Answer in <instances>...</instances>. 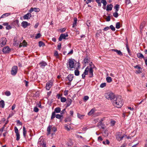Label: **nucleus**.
I'll return each mask as SVG.
<instances>
[{
	"instance_id": "obj_27",
	"label": "nucleus",
	"mask_w": 147,
	"mask_h": 147,
	"mask_svg": "<svg viewBox=\"0 0 147 147\" xmlns=\"http://www.w3.org/2000/svg\"><path fill=\"white\" fill-rule=\"evenodd\" d=\"M27 131L25 127L24 126L23 127V135L24 137L26 136V134Z\"/></svg>"
},
{
	"instance_id": "obj_3",
	"label": "nucleus",
	"mask_w": 147,
	"mask_h": 147,
	"mask_svg": "<svg viewBox=\"0 0 147 147\" xmlns=\"http://www.w3.org/2000/svg\"><path fill=\"white\" fill-rule=\"evenodd\" d=\"M105 98L108 100H114L115 98V95L112 93H107L105 94Z\"/></svg>"
},
{
	"instance_id": "obj_47",
	"label": "nucleus",
	"mask_w": 147,
	"mask_h": 147,
	"mask_svg": "<svg viewBox=\"0 0 147 147\" xmlns=\"http://www.w3.org/2000/svg\"><path fill=\"white\" fill-rule=\"evenodd\" d=\"M101 3H103V5L104 6H105L107 4L106 0H102Z\"/></svg>"
},
{
	"instance_id": "obj_23",
	"label": "nucleus",
	"mask_w": 147,
	"mask_h": 147,
	"mask_svg": "<svg viewBox=\"0 0 147 147\" xmlns=\"http://www.w3.org/2000/svg\"><path fill=\"white\" fill-rule=\"evenodd\" d=\"M72 102V100L70 99H68L67 100L66 102L67 107L69 106L71 104Z\"/></svg>"
},
{
	"instance_id": "obj_16",
	"label": "nucleus",
	"mask_w": 147,
	"mask_h": 147,
	"mask_svg": "<svg viewBox=\"0 0 147 147\" xmlns=\"http://www.w3.org/2000/svg\"><path fill=\"white\" fill-rule=\"evenodd\" d=\"M39 65H40V67L42 68H44L45 66L47 65V63L44 61L40 62Z\"/></svg>"
},
{
	"instance_id": "obj_11",
	"label": "nucleus",
	"mask_w": 147,
	"mask_h": 147,
	"mask_svg": "<svg viewBox=\"0 0 147 147\" xmlns=\"http://www.w3.org/2000/svg\"><path fill=\"white\" fill-rule=\"evenodd\" d=\"M53 84V82L51 81L48 82L46 84V88L47 90H49Z\"/></svg>"
},
{
	"instance_id": "obj_56",
	"label": "nucleus",
	"mask_w": 147,
	"mask_h": 147,
	"mask_svg": "<svg viewBox=\"0 0 147 147\" xmlns=\"http://www.w3.org/2000/svg\"><path fill=\"white\" fill-rule=\"evenodd\" d=\"M115 121L113 120L111 121V125H114L115 123Z\"/></svg>"
},
{
	"instance_id": "obj_21",
	"label": "nucleus",
	"mask_w": 147,
	"mask_h": 147,
	"mask_svg": "<svg viewBox=\"0 0 147 147\" xmlns=\"http://www.w3.org/2000/svg\"><path fill=\"white\" fill-rule=\"evenodd\" d=\"M113 7V5L112 4L108 5L107 6L106 10L107 11L111 10Z\"/></svg>"
},
{
	"instance_id": "obj_28",
	"label": "nucleus",
	"mask_w": 147,
	"mask_h": 147,
	"mask_svg": "<svg viewBox=\"0 0 147 147\" xmlns=\"http://www.w3.org/2000/svg\"><path fill=\"white\" fill-rule=\"evenodd\" d=\"M137 57L140 58H144V57L143 55L141 53H138L137 54Z\"/></svg>"
},
{
	"instance_id": "obj_4",
	"label": "nucleus",
	"mask_w": 147,
	"mask_h": 147,
	"mask_svg": "<svg viewBox=\"0 0 147 147\" xmlns=\"http://www.w3.org/2000/svg\"><path fill=\"white\" fill-rule=\"evenodd\" d=\"M126 135H122L121 133L118 132L116 135V138L118 141H121Z\"/></svg>"
},
{
	"instance_id": "obj_51",
	"label": "nucleus",
	"mask_w": 147,
	"mask_h": 147,
	"mask_svg": "<svg viewBox=\"0 0 147 147\" xmlns=\"http://www.w3.org/2000/svg\"><path fill=\"white\" fill-rule=\"evenodd\" d=\"M41 36V35L40 33H38L35 36V38L37 39L40 38Z\"/></svg>"
},
{
	"instance_id": "obj_22",
	"label": "nucleus",
	"mask_w": 147,
	"mask_h": 147,
	"mask_svg": "<svg viewBox=\"0 0 147 147\" xmlns=\"http://www.w3.org/2000/svg\"><path fill=\"white\" fill-rule=\"evenodd\" d=\"M77 19L76 18H74V22L73 24L72 27L73 28L75 27L76 26V23L77 21Z\"/></svg>"
},
{
	"instance_id": "obj_25",
	"label": "nucleus",
	"mask_w": 147,
	"mask_h": 147,
	"mask_svg": "<svg viewBox=\"0 0 147 147\" xmlns=\"http://www.w3.org/2000/svg\"><path fill=\"white\" fill-rule=\"evenodd\" d=\"M5 106V103L4 101L3 100H1L0 101V107H1L2 108L4 107Z\"/></svg>"
},
{
	"instance_id": "obj_5",
	"label": "nucleus",
	"mask_w": 147,
	"mask_h": 147,
	"mask_svg": "<svg viewBox=\"0 0 147 147\" xmlns=\"http://www.w3.org/2000/svg\"><path fill=\"white\" fill-rule=\"evenodd\" d=\"M56 130V128L55 127H52V126L51 125H49L47 127V130L48 132L47 135H49L51 134V131L55 132Z\"/></svg>"
},
{
	"instance_id": "obj_1",
	"label": "nucleus",
	"mask_w": 147,
	"mask_h": 147,
	"mask_svg": "<svg viewBox=\"0 0 147 147\" xmlns=\"http://www.w3.org/2000/svg\"><path fill=\"white\" fill-rule=\"evenodd\" d=\"M113 105L116 107L119 108L121 107L123 105V100L121 96H119L115 97L112 101Z\"/></svg>"
},
{
	"instance_id": "obj_49",
	"label": "nucleus",
	"mask_w": 147,
	"mask_h": 147,
	"mask_svg": "<svg viewBox=\"0 0 147 147\" xmlns=\"http://www.w3.org/2000/svg\"><path fill=\"white\" fill-rule=\"evenodd\" d=\"M90 22V20H88L87 21L86 25L88 26H91Z\"/></svg>"
},
{
	"instance_id": "obj_54",
	"label": "nucleus",
	"mask_w": 147,
	"mask_h": 147,
	"mask_svg": "<svg viewBox=\"0 0 147 147\" xmlns=\"http://www.w3.org/2000/svg\"><path fill=\"white\" fill-rule=\"evenodd\" d=\"M62 94H58L57 95V97L58 99H59L60 98H61V96H62Z\"/></svg>"
},
{
	"instance_id": "obj_18",
	"label": "nucleus",
	"mask_w": 147,
	"mask_h": 147,
	"mask_svg": "<svg viewBox=\"0 0 147 147\" xmlns=\"http://www.w3.org/2000/svg\"><path fill=\"white\" fill-rule=\"evenodd\" d=\"M111 51L116 52L118 55L120 56H122L123 55L122 53L120 50H118L117 49H112Z\"/></svg>"
},
{
	"instance_id": "obj_37",
	"label": "nucleus",
	"mask_w": 147,
	"mask_h": 147,
	"mask_svg": "<svg viewBox=\"0 0 147 147\" xmlns=\"http://www.w3.org/2000/svg\"><path fill=\"white\" fill-rule=\"evenodd\" d=\"M116 28L117 29H119L120 27V24L119 22H117L116 24Z\"/></svg>"
},
{
	"instance_id": "obj_31",
	"label": "nucleus",
	"mask_w": 147,
	"mask_h": 147,
	"mask_svg": "<svg viewBox=\"0 0 147 147\" xmlns=\"http://www.w3.org/2000/svg\"><path fill=\"white\" fill-rule=\"evenodd\" d=\"M94 109H92L88 113L89 115H92L94 112Z\"/></svg>"
},
{
	"instance_id": "obj_19",
	"label": "nucleus",
	"mask_w": 147,
	"mask_h": 147,
	"mask_svg": "<svg viewBox=\"0 0 147 147\" xmlns=\"http://www.w3.org/2000/svg\"><path fill=\"white\" fill-rule=\"evenodd\" d=\"M74 76L73 75V74H69L67 77V78L69 80V81L71 82L74 78Z\"/></svg>"
},
{
	"instance_id": "obj_44",
	"label": "nucleus",
	"mask_w": 147,
	"mask_h": 147,
	"mask_svg": "<svg viewBox=\"0 0 147 147\" xmlns=\"http://www.w3.org/2000/svg\"><path fill=\"white\" fill-rule=\"evenodd\" d=\"M5 94L7 96H8L10 95L11 93L9 91H7L5 93Z\"/></svg>"
},
{
	"instance_id": "obj_55",
	"label": "nucleus",
	"mask_w": 147,
	"mask_h": 147,
	"mask_svg": "<svg viewBox=\"0 0 147 147\" xmlns=\"http://www.w3.org/2000/svg\"><path fill=\"white\" fill-rule=\"evenodd\" d=\"M61 43H59L57 45L58 49L60 50L61 48Z\"/></svg>"
},
{
	"instance_id": "obj_8",
	"label": "nucleus",
	"mask_w": 147,
	"mask_h": 147,
	"mask_svg": "<svg viewBox=\"0 0 147 147\" xmlns=\"http://www.w3.org/2000/svg\"><path fill=\"white\" fill-rule=\"evenodd\" d=\"M7 41L6 38L5 37L2 38L0 39V45L3 47L6 45Z\"/></svg>"
},
{
	"instance_id": "obj_38",
	"label": "nucleus",
	"mask_w": 147,
	"mask_h": 147,
	"mask_svg": "<svg viewBox=\"0 0 147 147\" xmlns=\"http://www.w3.org/2000/svg\"><path fill=\"white\" fill-rule=\"evenodd\" d=\"M55 113V112H52L51 117V119H53L55 117L56 115Z\"/></svg>"
},
{
	"instance_id": "obj_46",
	"label": "nucleus",
	"mask_w": 147,
	"mask_h": 147,
	"mask_svg": "<svg viewBox=\"0 0 147 147\" xmlns=\"http://www.w3.org/2000/svg\"><path fill=\"white\" fill-rule=\"evenodd\" d=\"M110 28L113 31H114L115 30V28L113 25H111L110 26Z\"/></svg>"
},
{
	"instance_id": "obj_40",
	"label": "nucleus",
	"mask_w": 147,
	"mask_h": 147,
	"mask_svg": "<svg viewBox=\"0 0 147 147\" xmlns=\"http://www.w3.org/2000/svg\"><path fill=\"white\" fill-rule=\"evenodd\" d=\"M62 115H61L59 114H57L56 115V117L58 119H61L62 117Z\"/></svg>"
},
{
	"instance_id": "obj_48",
	"label": "nucleus",
	"mask_w": 147,
	"mask_h": 147,
	"mask_svg": "<svg viewBox=\"0 0 147 147\" xmlns=\"http://www.w3.org/2000/svg\"><path fill=\"white\" fill-rule=\"evenodd\" d=\"M71 121V119L70 117H68L66 118L65 120V122H66L68 121Z\"/></svg>"
},
{
	"instance_id": "obj_17",
	"label": "nucleus",
	"mask_w": 147,
	"mask_h": 147,
	"mask_svg": "<svg viewBox=\"0 0 147 147\" xmlns=\"http://www.w3.org/2000/svg\"><path fill=\"white\" fill-rule=\"evenodd\" d=\"M40 11V9L38 8L31 7L30 10L29 11L32 13L33 11L38 12Z\"/></svg>"
},
{
	"instance_id": "obj_60",
	"label": "nucleus",
	"mask_w": 147,
	"mask_h": 147,
	"mask_svg": "<svg viewBox=\"0 0 147 147\" xmlns=\"http://www.w3.org/2000/svg\"><path fill=\"white\" fill-rule=\"evenodd\" d=\"M98 140L99 141H102V139L101 136H100L98 138Z\"/></svg>"
},
{
	"instance_id": "obj_30",
	"label": "nucleus",
	"mask_w": 147,
	"mask_h": 147,
	"mask_svg": "<svg viewBox=\"0 0 147 147\" xmlns=\"http://www.w3.org/2000/svg\"><path fill=\"white\" fill-rule=\"evenodd\" d=\"M106 80L108 82H111L112 80L111 78L110 77H107L106 78Z\"/></svg>"
},
{
	"instance_id": "obj_32",
	"label": "nucleus",
	"mask_w": 147,
	"mask_h": 147,
	"mask_svg": "<svg viewBox=\"0 0 147 147\" xmlns=\"http://www.w3.org/2000/svg\"><path fill=\"white\" fill-rule=\"evenodd\" d=\"M89 61V59H88V58L87 57H86L84 59V62L85 64H86V63H88Z\"/></svg>"
},
{
	"instance_id": "obj_57",
	"label": "nucleus",
	"mask_w": 147,
	"mask_h": 147,
	"mask_svg": "<svg viewBox=\"0 0 147 147\" xmlns=\"http://www.w3.org/2000/svg\"><path fill=\"white\" fill-rule=\"evenodd\" d=\"M65 30H66V28H61V29H60V32H63L65 31Z\"/></svg>"
},
{
	"instance_id": "obj_41",
	"label": "nucleus",
	"mask_w": 147,
	"mask_h": 147,
	"mask_svg": "<svg viewBox=\"0 0 147 147\" xmlns=\"http://www.w3.org/2000/svg\"><path fill=\"white\" fill-rule=\"evenodd\" d=\"M102 143L103 144H105V145L106 144L108 145L109 144L110 142H109V141L108 140H106V141H103Z\"/></svg>"
},
{
	"instance_id": "obj_43",
	"label": "nucleus",
	"mask_w": 147,
	"mask_h": 147,
	"mask_svg": "<svg viewBox=\"0 0 147 147\" xmlns=\"http://www.w3.org/2000/svg\"><path fill=\"white\" fill-rule=\"evenodd\" d=\"M117 12L115 11V12L113 13V16L115 18H117L118 16V13H117Z\"/></svg>"
},
{
	"instance_id": "obj_26",
	"label": "nucleus",
	"mask_w": 147,
	"mask_h": 147,
	"mask_svg": "<svg viewBox=\"0 0 147 147\" xmlns=\"http://www.w3.org/2000/svg\"><path fill=\"white\" fill-rule=\"evenodd\" d=\"M60 111V108L59 107H57L55 109L54 112H55V113H59Z\"/></svg>"
},
{
	"instance_id": "obj_20",
	"label": "nucleus",
	"mask_w": 147,
	"mask_h": 147,
	"mask_svg": "<svg viewBox=\"0 0 147 147\" xmlns=\"http://www.w3.org/2000/svg\"><path fill=\"white\" fill-rule=\"evenodd\" d=\"M27 45V42L25 40H24L22 43L20 44L19 47H20L22 46L23 47H25Z\"/></svg>"
},
{
	"instance_id": "obj_33",
	"label": "nucleus",
	"mask_w": 147,
	"mask_h": 147,
	"mask_svg": "<svg viewBox=\"0 0 147 147\" xmlns=\"http://www.w3.org/2000/svg\"><path fill=\"white\" fill-rule=\"evenodd\" d=\"M39 46L40 47H43L45 46V43L42 41H40L38 42Z\"/></svg>"
},
{
	"instance_id": "obj_29",
	"label": "nucleus",
	"mask_w": 147,
	"mask_h": 147,
	"mask_svg": "<svg viewBox=\"0 0 147 147\" xmlns=\"http://www.w3.org/2000/svg\"><path fill=\"white\" fill-rule=\"evenodd\" d=\"M84 115H81L80 113H78L77 114V117H78L80 119H82L84 117Z\"/></svg>"
},
{
	"instance_id": "obj_52",
	"label": "nucleus",
	"mask_w": 147,
	"mask_h": 147,
	"mask_svg": "<svg viewBox=\"0 0 147 147\" xmlns=\"http://www.w3.org/2000/svg\"><path fill=\"white\" fill-rule=\"evenodd\" d=\"M34 111L36 112H37L38 111V109L37 107H34Z\"/></svg>"
},
{
	"instance_id": "obj_42",
	"label": "nucleus",
	"mask_w": 147,
	"mask_h": 147,
	"mask_svg": "<svg viewBox=\"0 0 147 147\" xmlns=\"http://www.w3.org/2000/svg\"><path fill=\"white\" fill-rule=\"evenodd\" d=\"M54 56L56 57L57 58H59V54L57 51H55L54 53Z\"/></svg>"
},
{
	"instance_id": "obj_64",
	"label": "nucleus",
	"mask_w": 147,
	"mask_h": 147,
	"mask_svg": "<svg viewBox=\"0 0 147 147\" xmlns=\"http://www.w3.org/2000/svg\"><path fill=\"white\" fill-rule=\"evenodd\" d=\"M144 59L145 60V63L147 65V58L145 57V58H144Z\"/></svg>"
},
{
	"instance_id": "obj_2",
	"label": "nucleus",
	"mask_w": 147,
	"mask_h": 147,
	"mask_svg": "<svg viewBox=\"0 0 147 147\" xmlns=\"http://www.w3.org/2000/svg\"><path fill=\"white\" fill-rule=\"evenodd\" d=\"M93 69L92 67H89V66H87L84 72L82 75V77L83 79H85L86 75H88L89 73V77L92 78L93 77Z\"/></svg>"
},
{
	"instance_id": "obj_53",
	"label": "nucleus",
	"mask_w": 147,
	"mask_h": 147,
	"mask_svg": "<svg viewBox=\"0 0 147 147\" xmlns=\"http://www.w3.org/2000/svg\"><path fill=\"white\" fill-rule=\"evenodd\" d=\"M134 67L135 68L138 69H141V67L139 65H136V66H134Z\"/></svg>"
},
{
	"instance_id": "obj_50",
	"label": "nucleus",
	"mask_w": 147,
	"mask_h": 147,
	"mask_svg": "<svg viewBox=\"0 0 147 147\" xmlns=\"http://www.w3.org/2000/svg\"><path fill=\"white\" fill-rule=\"evenodd\" d=\"M89 99V97L88 96H84V100L85 101H86L88 100Z\"/></svg>"
},
{
	"instance_id": "obj_39",
	"label": "nucleus",
	"mask_w": 147,
	"mask_h": 147,
	"mask_svg": "<svg viewBox=\"0 0 147 147\" xmlns=\"http://www.w3.org/2000/svg\"><path fill=\"white\" fill-rule=\"evenodd\" d=\"M75 74L76 76H78L79 75L80 72L78 70H76L74 71Z\"/></svg>"
},
{
	"instance_id": "obj_63",
	"label": "nucleus",
	"mask_w": 147,
	"mask_h": 147,
	"mask_svg": "<svg viewBox=\"0 0 147 147\" xmlns=\"http://www.w3.org/2000/svg\"><path fill=\"white\" fill-rule=\"evenodd\" d=\"M125 3L127 4H129L130 3V0H125Z\"/></svg>"
},
{
	"instance_id": "obj_24",
	"label": "nucleus",
	"mask_w": 147,
	"mask_h": 147,
	"mask_svg": "<svg viewBox=\"0 0 147 147\" xmlns=\"http://www.w3.org/2000/svg\"><path fill=\"white\" fill-rule=\"evenodd\" d=\"M11 14L10 13H7L3 14L0 17V18H5L6 17L8 16Z\"/></svg>"
},
{
	"instance_id": "obj_14",
	"label": "nucleus",
	"mask_w": 147,
	"mask_h": 147,
	"mask_svg": "<svg viewBox=\"0 0 147 147\" xmlns=\"http://www.w3.org/2000/svg\"><path fill=\"white\" fill-rule=\"evenodd\" d=\"M22 26L24 28H26L28 26L30 25V24L28 23L26 21H23L21 23Z\"/></svg>"
},
{
	"instance_id": "obj_35",
	"label": "nucleus",
	"mask_w": 147,
	"mask_h": 147,
	"mask_svg": "<svg viewBox=\"0 0 147 147\" xmlns=\"http://www.w3.org/2000/svg\"><path fill=\"white\" fill-rule=\"evenodd\" d=\"M119 5L118 4L116 5L114 7V8L115 9V11L117 12L118 11L119 9Z\"/></svg>"
},
{
	"instance_id": "obj_62",
	"label": "nucleus",
	"mask_w": 147,
	"mask_h": 147,
	"mask_svg": "<svg viewBox=\"0 0 147 147\" xmlns=\"http://www.w3.org/2000/svg\"><path fill=\"white\" fill-rule=\"evenodd\" d=\"M16 107V105H15V104H14L12 105V109H12V110H14V109H15V108Z\"/></svg>"
},
{
	"instance_id": "obj_10",
	"label": "nucleus",
	"mask_w": 147,
	"mask_h": 147,
	"mask_svg": "<svg viewBox=\"0 0 147 147\" xmlns=\"http://www.w3.org/2000/svg\"><path fill=\"white\" fill-rule=\"evenodd\" d=\"M68 35L67 33L66 34H61L59 37V41H61L62 40V39H66L65 37H67Z\"/></svg>"
},
{
	"instance_id": "obj_13",
	"label": "nucleus",
	"mask_w": 147,
	"mask_h": 147,
	"mask_svg": "<svg viewBox=\"0 0 147 147\" xmlns=\"http://www.w3.org/2000/svg\"><path fill=\"white\" fill-rule=\"evenodd\" d=\"M13 45L16 46H18L19 44L20 43V41H18L17 40V37H15L13 39Z\"/></svg>"
},
{
	"instance_id": "obj_12",
	"label": "nucleus",
	"mask_w": 147,
	"mask_h": 147,
	"mask_svg": "<svg viewBox=\"0 0 147 147\" xmlns=\"http://www.w3.org/2000/svg\"><path fill=\"white\" fill-rule=\"evenodd\" d=\"M10 51V49L7 46L4 47L3 49V51L5 53H8Z\"/></svg>"
},
{
	"instance_id": "obj_6",
	"label": "nucleus",
	"mask_w": 147,
	"mask_h": 147,
	"mask_svg": "<svg viewBox=\"0 0 147 147\" xmlns=\"http://www.w3.org/2000/svg\"><path fill=\"white\" fill-rule=\"evenodd\" d=\"M18 68L17 66H14L12 68L11 71V74L13 76H15L17 74Z\"/></svg>"
},
{
	"instance_id": "obj_9",
	"label": "nucleus",
	"mask_w": 147,
	"mask_h": 147,
	"mask_svg": "<svg viewBox=\"0 0 147 147\" xmlns=\"http://www.w3.org/2000/svg\"><path fill=\"white\" fill-rule=\"evenodd\" d=\"M14 130L15 133L16 134V140L17 141L19 140L20 139V135L19 133V131L17 128L15 127H14Z\"/></svg>"
},
{
	"instance_id": "obj_36",
	"label": "nucleus",
	"mask_w": 147,
	"mask_h": 147,
	"mask_svg": "<svg viewBox=\"0 0 147 147\" xmlns=\"http://www.w3.org/2000/svg\"><path fill=\"white\" fill-rule=\"evenodd\" d=\"M66 100V99L65 98L63 97H61V102H65Z\"/></svg>"
},
{
	"instance_id": "obj_59",
	"label": "nucleus",
	"mask_w": 147,
	"mask_h": 147,
	"mask_svg": "<svg viewBox=\"0 0 147 147\" xmlns=\"http://www.w3.org/2000/svg\"><path fill=\"white\" fill-rule=\"evenodd\" d=\"M109 27L108 26H107L104 28L103 29V30L105 31H106L109 30Z\"/></svg>"
},
{
	"instance_id": "obj_7",
	"label": "nucleus",
	"mask_w": 147,
	"mask_h": 147,
	"mask_svg": "<svg viewBox=\"0 0 147 147\" xmlns=\"http://www.w3.org/2000/svg\"><path fill=\"white\" fill-rule=\"evenodd\" d=\"M69 66H67L68 68L72 69L74 68L75 66L74 63L73 59H69L68 62Z\"/></svg>"
},
{
	"instance_id": "obj_61",
	"label": "nucleus",
	"mask_w": 147,
	"mask_h": 147,
	"mask_svg": "<svg viewBox=\"0 0 147 147\" xmlns=\"http://www.w3.org/2000/svg\"><path fill=\"white\" fill-rule=\"evenodd\" d=\"M106 21H109L110 20V17L109 16H108L107 18L106 19Z\"/></svg>"
},
{
	"instance_id": "obj_34",
	"label": "nucleus",
	"mask_w": 147,
	"mask_h": 147,
	"mask_svg": "<svg viewBox=\"0 0 147 147\" xmlns=\"http://www.w3.org/2000/svg\"><path fill=\"white\" fill-rule=\"evenodd\" d=\"M145 26V24L144 22L142 23L141 24H140V29L141 30H142V29H143L144 27Z\"/></svg>"
},
{
	"instance_id": "obj_58",
	"label": "nucleus",
	"mask_w": 147,
	"mask_h": 147,
	"mask_svg": "<svg viewBox=\"0 0 147 147\" xmlns=\"http://www.w3.org/2000/svg\"><path fill=\"white\" fill-rule=\"evenodd\" d=\"M6 28L7 30H9L11 28V27L8 24L6 27Z\"/></svg>"
},
{
	"instance_id": "obj_15",
	"label": "nucleus",
	"mask_w": 147,
	"mask_h": 147,
	"mask_svg": "<svg viewBox=\"0 0 147 147\" xmlns=\"http://www.w3.org/2000/svg\"><path fill=\"white\" fill-rule=\"evenodd\" d=\"M31 16V13H28L24 16L23 18L24 19H30Z\"/></svg>"
},
{
	"instance_id": "obj_45",
	"label": "nucleus",
	"mask_w": 147,
	"mask_h": 147,
	"mask_svg": "<svg viewBox=\"0 0 147 147\" xmlns=\"http://www.w3.org/2000/svg\"><path fill=\"white\" fill-rule=\"evenodd\" d=\"M106 84L105 83H102L100 84V87L101 88H103L106 86Z\"/></svg>"
}]
</instances>
